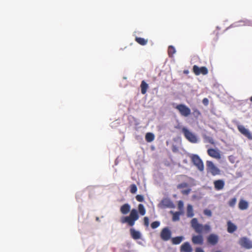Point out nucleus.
I'll use <instances>...</instances> for the list:
<instances>
[{
  "label": "nucleus",
  "mask_w": 252,
  "mask_h": 252,
  "mask_svg": "<svg viewBox=\"0 0 252 252\" xmlns=\"http://www.w3.org/2000/svg\"><path fill=\"white\" fill-rule=\"evenodd\" d=\"M191 226L194 230L196 233L199 234L197 235H193L192 237L191 241L193 244L195 245H202L203 243V237L201 233H208L211 230V226L206 224L203 225L198 223L197 219L193 218L191 220Z\"/></svg>",
  "instance_id": "f257e3e1"
},
{
  "label": "nucleus",
  "mask_w": 252,
  "mask_h": 252,
  "mask_svg": "<svg viewBox=\"0 0 252 252\" xmlns=\"http://www.w3.org/2000/svg\"><path fill=\"white\" fill-rule=\"evenodd\" d=\"M138 211L135 209H132L129 216H124L121 218L120 221L122 223H127L129 226H133L135 221L139 219V216L138 213L141 216H144L146 214V209L144 205L139 204L138 206Z\"/></svg>",
  "instance_id": "f03ea898"
},
{
  "label": "nucleus",
  "mask_w": 252,
  "mask_h": 252,
  "mask_svg": "<svg viewBox=\"0 0 252 252\" xmlns=\"http://www.w3.org/2000/svg\"><path fill=\"white\" fill-rule=\"evenodd\" d=\"M182 131L184 134L185 138L190 142L192 143H196L198 141V139L197 136L195 134L191 132L188 128L185 127H184L182 129Z\"/></svg>",
  "instance_id": "7ed1b4c3"
},
{
  "label": "nucleus",
  "mask_w": 252,
  "mask_h": 252,
  "mask_svg": "<svg viewBox=\"0 0 252 252\" xmlns=\"http://www.w3.org/2000/svg\"><path fill=\"white\" fill-rule=\"evenodd\" d=\"M191 160L193 164L196 167V168L200 171H203L204 169V164L197 155H192L190 157Z\"/></svg>",
  "instance_id": "20e7f679"
},
{
  "label": "nucleus",
  "mask_w": 252,
  "mask_h": 252,
  "mask_svg": "<svg viewBox=\"0 0 252 252\" xmlns=\"http://www.w3.org/2000/svg\"><path fill=\"white\" fill-rule=\"evenodd\" d=\"M173 105L175 109L179 111L181 116L187 117L190 114V109L185 104H180L174 106L175 104L173 103Z\"/></svg>",
  "instance_id": "39448f33"
},
{
  "label": "nucleus",
  "mask_w": 252,
  "mask_h": 252,
  "mask_svg": "<svg viewBox=\"0 0 252 252\" xmlns=\"http://www.w3.org/2000/svg\"><path fill=\"white\" fill-rule=\"evenodd\" d=\"M206 166L208 172H210L212 175L216 176L220 174V170L215 166L212 161H207Z\"/></svg>",
  "instance_id": "423d86ee"
},
{
  "label": "nucleus",
  "mask_w": 252,
  "mask_h": 252,
  "mask_svg": "<svg viewBox=\"0 0 252 252\" xmlns=\"http://www.w3.org/2000/svg\"><path fill=\"white\" fill-rule=\"evenodd\" d=\"M192 70L193 73L196 75H199L200 74L206 75L208 73V70L205 66L198 67L196 65H194L193 66Z\"/></svg>",
  "instance_id": "0eeeda50"
},
{
  "label": "nucleus",
  "mask_w": 252,
  "mask_h": 252,
  "mask_svg": "<svg viewBox=\"0 0 252 252\" xmlns=\"http://www.w3.org/2000/svg\"><path fill=\"white\" fill-rule=\"evenodd\" d=\"M160 236L162 240L167 241L171 238V232L168 227H165L162 229Z\"/></svg>",
  "instance_id": "6e6552de"
},
{
  "label": "nucleus",
  "mask_w": 252,
  "mask_h": 252,
  "mask_svg": "<svg viewBox=\"0 0 252 252\" xmlns=\"http://www.w3.org/2000/svg\"><path fill=\"white\" fill-rule=\"evenodd\" d=\"M237 128L239 131L249 139L252 140V135L250 131L245 127L243 125H237Z\"/></svg>",
  "instance_id": "1a4fd4ad"
},
{
  "label": "nucleus",
  "mask_w": 252,
  "mask_h": 252,
  "mask_svg": "<svg viewBox=\"0 0 252 252\" xmlns=\"http://www.w3.org/2000/svg\"><path fill=\"white\" fill-rule=\"evenodd\" d=\"M239 244L241 247L245 248L247 249L252 248V242L246 237L241 238L239 241Z\"/></svg>",
  "instance_id": "9d476101"
},
{
  "label": "nucleus",
  "mask_w": 252,
  "mask_h": 252,
  "mask_svg": "<svg viewBox=\"0 0 252 252\" xmlns=\"http://www.w3.org/2000/svg\"><path fill=\"white\" fill-rule=\"evenodd\" d=\"M208 155L212 158L220 159L221 158V155L219 150L213 148H210L207 150Z\"/></svg>",
  "instance_id": "9b49d317"
},
{
  "label": "nucleus",
  "mask_w": 252,
  "mask_h": 252,
  "mask_svg": "<svg viewBox=\"0 0 252 252\" xmlns=\"http://www.w3.org/2000/svg\"><path fill=\"white\" fill-rule=\"evenodd\" d=\"M219 239V236L215 234H211L207 238L208 243L213 246L218 243Z\"/></svg>",
  "instance_id": "f8f14e48"
},
{
  "label": "nucleus",
  "mask_w": 252,
  "mask_h": 252,
  "mask_svg": "<svg viewBox=\"0 0 252 252\" xmlns=\"http://www.w3.org/2000/svg\"><path fill=\"white\" fill-rule=\"evenodd\" d=\"M214 185L216 190H220L224 188L225 183L222 180H217L214 182Z\"/></svg>",
  "instance_id": "ddd939ff"
},
{
  "label": "nucleus",
  "mask_w": 252,
  "mask_h": 252,
  "mask_svg": "<svg viewBox=\"0 0 252 252\" xmlns=\"http://www.w3.org/2000/svg\"><path fill=\"white\" fill-rule=\"evenodd\" d=\"M180 251L181 252H192V248L190 244L187 242L181 245Z\"/></svg>",
  "instance_id": "4468645a"
},
{
  "label": "nucleus",
  "mask_w": 252,
  "mask_h": 252,
  "mask_svg": "<svg viewBox=\"0 0 252 252\" xmlns=\"http://www.w3.org/2000/svg\"><path fill=\"white\" fill-rule=\"evenodd\" d=\"M130 233L131 237L135 240L139 239L141 238V233L139 231L135 230L133 228L130 229Z\"/></svg>",
  "instance_id": "2eb2a0df"
},
{
  "label": "nucleus",
  "mask_w": 252,
  "mask_h": 252,
  "mask_svg": "<svg viewBox=\"0 0 252 252\" xmlns=\"http://www.w3.org/2000/svg\"><path fill=\"white\" fill-rule=\"evenodd\" d=\"M130 211V206L127 203L123 205L120 208V212L123 215L127 214Z\"/></svg>",
  "instance_id": "dca6fc26"
},
{
  "label": "nucleus",
  "mask_w": 252,
  "mask_h": 252,
  "mask_svg": "<svg viewBox=\"0 0 252 252\" xmlns=\"http://www.w3.org/2000/svg\"><path fill=\"white\" fill-rule=\"evenodd\" d=\"M227 224V231L230 233H232L237 229V226L230 221H228Z\"/></svg>",
  "instance_id": "f3484780"
},
{
  "label": "nucleus",
  "mask_w": 252,
  "mask_h": 252,
  "mask_svg": "<svg viewBox=\"0 0 252 252\" xmlns=\"http://www.w3.org/2000/svg\"><path fill=\"white\" fill-rule=\"evenodd\" d=\"M148 88V84L144 80H143L140 85L141 94H145L146 93Z\"/></svg>",
  "instance_id": "a211bd4d"
},
{
  "label": "nucleus",
  "mask_w": 252,
  "mask_h": 252,
  "mask_svg": "<svg viewBox=\"0 0 252 252\" xmlns=\"http://www.w3.org/2000/svg\"><path fill=\"white\" fill-rule=\"evenodd\" d=\"M239 208L241 210L247 209L249 207V204L246 201L241 199L240 200L239 204Z\"/></svg>",
  "instance_id": "6ab92c4d"
},
{
  "label": "nucleus",
  "mask_w": 252,
  "mask_h": 252,
  "mask_svg": "<svg viewBox=\"0 0 252 252\" xmlns=\"http://www.w3.org/2000/svg\"><path fill=\"white\" fill-rule=\"evenodd\" d=\"M184 237L183 236H177L172 238L171 242L173 245H178L181 243Z\"/></svg>",
  "instance_id": "aec40b11"
},
{
  "label": "nucleus",
  "mask_w": 252,
  "mask_h": 252,
  "mask_svg": "<svg viewBox=\"0 0 252 252\" xmlns=\"http://www.w3.org/2000/svg\"><path fill=\"white\" fill-rule=\"evenodd\" d=\"M155 139V135L153 133L148 132L145 135V140L147 142H151Z\"/></svg>",
  "instance_id": "412c9836"
},
{
  "label": "nucleus",
  "mask_w": 252,
  "mask_h": 252,
  "mask_svg": "<svg viewBox=\"0 0 252 252\" xmlns=\"http://www.w3.org/2000/svg\"><path fill=\"white\" fill-rule=\"evenodd\" d=\"M135 41L141 45H145L148 42V40L142 37H136Z\"/></svg>",
  "instance_id": "4be33fe9"
},
{
  "label": "nucleus",
  "mask_w": 252,
  "mask_h": 252,
  "mask_svg": "<svg viewBox=\"0 0 252 252\" xmlns=\"http://www.w3.org/2000/svg\"><path fill=\"white\" fill-rule=\"evenodd\" d=\"M175 48L173 46H169L168 48V54L169 57H172L175 53Z\"/></svg>",
  "instance_id": "5701e85b"
},
{
  "label": "nucleus",
  "mask_w": 252,
  "mask_h": 252,
  "mask_svg": "<svg viewBox=\"0 0 252 252\" xmlns=\"http://www.w3.org/2000/svg\"><path fill=\"white\" fill-rule=\"evenodd\" d=\"M194 215L193 208L191 205H188L187 207V216L189 217H192Z\"/></svg>",
  "instance_id": "b1692460"
},
{
  "label": "nucleus",
  "mask_w": 252,
  "mask_h": 252,
  "mask_svg": "<svg viewBox=\"0 0 252 252\" xmlns=\"http://www.w3.org/2000/svg\"><path fill=\"white\" fill-rule=\"evenodd\" d=\"M162 203L166 207H171L173 205L172 202L168 199H164L162 200Z\"/></svg>",
  "instance_id": "393cba45"
},
{
  "label": "nucleus",
  "mask_w": 252,
  "mask_h": 252,
  "mask_svg": "<svg viewBox=\"0 0 252 252\" xmlns=\"http://www.w3.org/2000/svg\"><path fill=\"white\" fill-rule=\"evenodd\" d=\"M237 199L236 197H234L229 200L228 202V204L230 207H233L236 204Z\"/></svg>",
  "instance_id": "a878e982"
},
{
  "label": "nucleus",
  "mask_w": 252,
  "mask_h": 252,
  "mask_svg": "<svg viewBox=\"0 0 252 252\" xmlns=\"http://www.w3.org/2000/svg\"><path fill=\"white\" fill-rule=\"evenodd\" d=\"M160 225V222L158 221H155L153 222L151 224V226L153 229H155L158 227Z\"/></svg>",
  "instance_id": "bb28decb"
},
{
  "label": "nucleus",
  "mask_w": 252,
  "mask_h": 252,
  "mask_svg": "<svg viewBox=\"0 0 252 252\" xmlns=\"http://www.w3.org/2000/svg\"><path fill=\"white\" fill-rule=\"evenodd\" d=\"M137 190V187L135 185L132 184L130 186V191L131 193H136Z\"/></svg>",
  "instance_id": "cd10ccee"
},
{
  "label": "nucleus",
  "mask_w": 252,
  "mask_h": 252,
  "mask_svg": "<svg viewBox=\"0 0 252 252\" xmlns=\"http://www.w3.org/2000/svg\"><path fill=\"white\" fill-rule=\"evenodd\" d=\"M180 214L181 213L179 212L175 213L173 216V220L174 221L178 220Z\"/></svg>",
  "instance_id": "c85d7f7f"
},
{
  "label": "nucleus",
  "mask_w": 252,
  "mask_h": 252,
  "mask_svg": "<svg viewBox=\"0 0 252 252\" xmlns=\"http://www.w3.org/2000/svg\"><path fill=\"white\" fill-rule=\"evenodd\" d=\"M188 187V184L187 183H182L181 184H179L177 186V188L178 189H182L185 188H187Z\"/></svg>",
  "instance_id": "c756f323"
},
{
  "label": "nucleus",
  "mask_w": 252,
  "mask_h": 252,
  "mask_svg": "<svg viewBox=\"0 0 252 252\" xmlns=\"http://www.w3.org/2000/svg\"><path fill=\"white\" fill-rule=\"evenodd\" d=\"M193 115L195 117H198L201 115L200 111L196 108L193 109Z\"/></svg>",
  "instance_id": "7c9ffc66"
},
{
  "label": "nucleus",
  "mask_w": 252,
  "mask_h": 252,
  "mask_svg": "<svg viewBox=\"0 0 252 252\" xmlns=\"http://www.w3.org/2000/svg\"><path fill=\"white\" fill-rule=\"evenodd\" d=\"M135 198L138 202H143L144 200V196L142 195L138 194L136 196Z\"/></svg>",
  "instance_id": "2f4dec72"
},
{
  "label": "nucleus",
  "mask_w": 252,
  "mask_h": 252,
  "mask_svg": "<svg viewBox=\"0 0 252 252\" xmlns=\"http://www.w3.org/2000/svg\"><path fill=\"white\" fill-rule=\"evenodd\" d=\"M204 214L208 217H211L212 216V212L209 209H205L203 211Z\"/></svg>",
  "instance_id": "473e14b6"
},
{
  "label": "nucleus",
  "mask_w": 252,
  "mask_h": 252,
  "mask_svg": "<svg viewBox=\"0 0 252 252\" xmlns=\"http://www.w3.org/2000/svg\"><path fill=\"white\" fill-rule=\"evenodd\" d=\"M144 224L145 226L148 227L149 225V219L148 217H145L144 218Z\"/></svg>",
  "instance_id": "72a5a7b5"
},
{
  "label": "nucleus",
  "mask_w": 252,
  "mask_h": 252,
  "mask_svg": "<svg viewBox=\"0 0 252 252\" xmlns=\"http://www.w3.org/2000/svg\"><path fill=\"white\" fill-rule=\"evenodd\" d=\"M191 191V189H187L182 190L181 192L184 195H188Z\"/></svg>",
  "instance_id": "f704fd0d"
},
{
  "label": "nucleus",
  "mask_w": 252,
  "mask_h": 252,
  "mask_svg": "<svg viewBox=\"0 0 252 252\" xmlns=\"http://www.w3.org/2000/svg\"><path fill=\"white\" fill-rule=\"evenodd\" d=\"M184 203L181 200L179 201L178 203V207L179 210H182L183 208Z\"/></svg>",
  "instance_id": "c9c22d12"
},
{
  "label": "nucleus",
  "mask_w": 252,
  "mask_h": 252,
  "mask_svg": "<svg viewBox=\"0 0 252 252\" xmlns=\"http://www.w3.org/2000/svg\"><path fill=\"white\" fill-rule=\"evenodd\" d=\"M202 103L205 106L208 105L209 104V100H208V98H203L202 100Z\"/></svg>",
  "instance_id": "e433bc0d"
},
{
  "label": "nucleus",
  "mask_w": 252,
  "mask_h": 252,
  "mask_svg": "<svg viewBox=\"0 0 252 252\" xmlns=\"http://www.w3.org/2000/svg\"><path fill=\"white\" fill-rule=\"evenodd\" d=\"M195 252H204V250L200 247L196 248L195 250Z\"/></svg>",
  "instance_id": "4c0bfd02"
},
{
  "label": "nucleus",
  "mask_w": 252,
  "mask_h": 252,
  "mask_svg": "<svg viewBox=\"0 0 252 252\" xmlns=\"http://www.w3.org/2000/svg\"><path fill=\"white\" fill-rule=\"evenodd\" d=\"M178 151L177 148L175 146H173L172 148V151L174 153Z\"/></svg>",
  "instance_id": "58836bf2"
},
{
  "label": "nucleus",
  "mask_w": 252,
  "mask_h": 252,
  "mask_svg": "<svg viewBox=\"0 0 252 252\" xmlns=\"http://www.w3.org/2000/svg\"><path fill=\"white\" fill-rule=\"evenodd\" d=\"M209 142L211 143V144H214V141H213V139L211 138L210 140H209Z\"/></svg>",
  "instance_id": "ea45409f"
},
{
  "label": "nucleus",
  "mask_w": 252,
  "mask_h": 252,
  "mask_svg": "<svg viewBox=\"0 0 252 252\" xmlns=\"http://www.w3.org/2000/svg\"><path fill=\"white\" fill-rule=\"evenodd\" d=\"M250 100L251 102H252V96L250 98Z\"/></svg>",
  "instance_id": "a19ab883"
}]
</instances>
